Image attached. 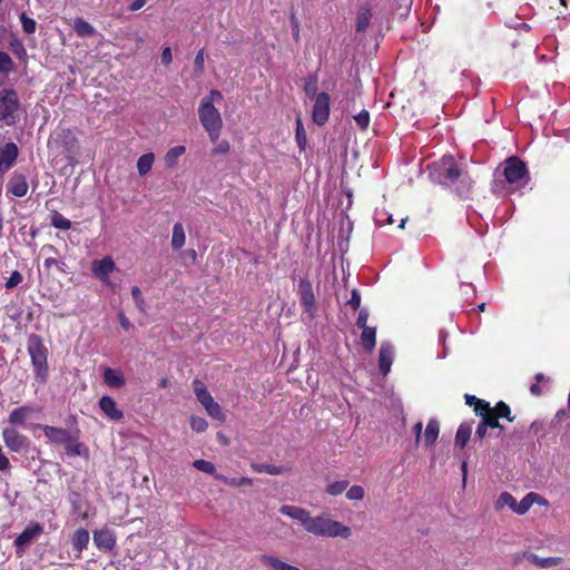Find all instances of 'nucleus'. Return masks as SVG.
Returning <instances> with one entry per match:
<instances>
[{
    "mask_svg": "<svg viewBox=\"0 0 570 570\" xmlns=\"http://www.w3.org/2000/svg\"><path fill=\"white\" fill-rule=\"evenodd\" d=\"M18 157V147L14 142H8L0 148V173L9 170Z\"/></svg>",
    "mask_w": 570,
    "mask_h": 570,
    "instance_id": "nucleus-18",
    "label": "nucleus"
},
{
    "mask_svg": "<svg viewBox=\"0 0 570 570\" xmlns=\"http://www.w3.org/2000/svg\"><path fill=\"white\" fill-rule=\"evenodd\" d=\"M373 18L372 7L368 2L360 6L356 18H355V31L356 33H364L368 28Z\"/></svg>",
    "mask_w": 570,
    "mask_h": 570,
    "instance_id": "nucleus-20",
    "label": "nucleus"
},
{
    "mask_svg": "<svg viewBox=\"0 0 570 570\" xmlns=\"http://www.w3.org/2000/svg\"><path fill=\"white\" fill-rule=\"evenodd\" d=\"M89 531L87 529L80 528L77 529L71 535V544L73 549L78 552V558L81 556V552L87 549L89 544Z\"/></svg>",
    "mask_w": 570,
    "mask_h": 570,
    "instance_id": "nucleus-24",
    "label": "nucleus"
},
{
    "mask_svg": "<svg viewBox=\"0 0 570 570\" xmlns=\"http://www.w3.org/2000/svg\"><path fill=\"white\" fill-rule=\"evenodd\" d=\"M361 330V343L366 352H372L376 345V328L367 326Z\"/></svg>",
    "mask_w": 570,
    "mask_h": 570,
    "instance_id": "nucleus-27",
    "label": "nucleus"
},
{
    "mask_svg": "<svg viewBox=\"0 0 570 570\" xmlns=\"http://www.w3.org/2000/svg\"><path fill=\"white\" fill-rule=\"evenodd\" d=\"M253 471L257 473H267L271 475H278L282 474L285 471V468L282 465H275V464H257L253 463L252 465Z\"/></svg>",
    "mask_w": 570,
    "mask_h": 570,
    "instance_id": "nucleus-37",
    "label": "nucleus"
},
{
    "mask_svg": "<svg viewBox=\"0 0 570 570\" xmlns=\"http://www.w3.org/2000/svg\"><path fill=\"white\" fill-rule=\"evenodd\" d=\"M428 169L432 180L440 185L450 186L461 176V167L453 156H443L429 165Z\"/></svg>",
    "mask_w": 570,
    "mask_h": 570,
    "instance_id": "nucleus-5",
    "label": "nucleus"
},
{
    "mask_svg": "<svg viewBox=\"0 0 570 570\" xmlns=\"http://www.w3.org/2000/svg\"><path fill=\"white\" fill-rule=\"evenodd\" d=\"M198 117L203 128L208 134L209 140L216 142L223 129V119L219 110L213 104H199Z\"/></svg>",
    "mask_w": 570,
    "mask_h": 570,
    "instance_id": "nucleus-6",
    "label": "nucleus"
},
{
    "mask_svg": "<svg viewBox=\"0 0 570 570\" xmlns=\"http://www.w3.org/2000/svg\"><path fill=\"white\" fill-rule=\"evenodd\" d=\"M50 224L60 230H68L71 227V222L57 210L50 214Z\"/></svg>",
    "mask_w": 570,
    "mask_h": 570,
    "instance_id": "nucleus-35",
    "label": "nucleus"
},
{
    "mask_svg": "<svg viewBox=\"0 0 570 570\" xmlns=\"http://www.w3.org/2000/svg\"><path fill=\"white\" fill-rule=\"evenodd\" d=\"M189 423H190L191 430L197 433H203L208 428L207 421L200 416H194V415L190 416Z\"/></svg>",
    "mask_w": 570,
    "mask_h": 570,
    "instance_id": "nucleus-45",
    "label": "nucleus"
},
{
    "mask_svg": "<svg viewBox=\"0 0 570 570\" xmlns=\"http://www.w3.org/2000/svg\"><path fill=\"white\" fill-rule=\"evenodd\" d=\"M279 512L298 521L306 532L316 537L347 539L352 534L350 527L326 514L312 517L306 509L287 504H283Z\"/></svg>",
    "mask_w": 570,
    "mask_h": 570,
    "instance_id": "nucleus-1",
    "label": "nucleus"
},
{
    "mask_svg": "<svg viewBox=\"0 0 570 570\" xmlns=\"http://www.w3.org/2000/svg\"><path fill=\"white\" fill-rule=\"evenodd\" d=\"M63 445L65 452L69 458H89V449L82 442L79 441V432H77L76 434L71 433L69 440Z\"/></svg>",
    "mask_w": 570,
    "mask_h": 570,
    "instance_id": "nucleus-17",
    "label": "nucleus"
},
{
    "mask_svg": "<svg viewBox=\"0 0 570 570\" xmlns=\"http://www.w3.org/2000/svg\"><path fill=\"white\" fill-rule=\"evenodd\" d=\"M422 430H423V424L422 422H417L414 426H413V432L415 434V442L419 443L420 440H421V435H422Z\"/></svg>",
    "mask_w": 570,
    "mask_h": 570,
    "instance_id": "nucleus-60",
    "label": "nucleus"
},
{
    "mask_svg": "<svg viewBox=\"0 0 570 570\" xmlns=\"http://www.w3.org/2000/svg\"><path fill=\"white\" fill-rule=\"evenodd\" d=\"M43 531L40 523H33L26 528L16 539L14 547L17 548L18 554H22L27 547Z\"/></svg>",
    "mask_w": 570,
    "mask_h": 570,
    "instance_id": "nucleus-13",
    "label": "nucleus"
},
{
    "mask_svg": "<svg viewBox=\"0 0 570 570\" xmlns=\"http://www.w3.org/2000/svg\"><path fill=\"white\" fill-rule=\"evenodd\" d=\"M439 432H440V424H439L438 420H435V419L429 420L426 428H425L424 436H423L424 444L426 446H432L438 440Z\"/></svg>",
    "mask_w": 570,
    "mask_h": 570,
    "instance_id": "nucleus-26",
    "label": "nucleus"
},
{
    "mask_svg": "<svg viewBox=\"0 0 570 570\" xmlns=\"http://www.w3.org/2000/svg\"><path fill=\"white\" fill-rule=\"evenodd\" d=\"M347 305H350L354 311L360 308L361 295L357 289L352 291L351 298L347 301Z\"/></svg>",
    "mask_w": 570,
    "mask_h": 570,
    "instance_id": "nucleus-52",
    "label": "nucleus"
},
{
    "mask_svg": "<svg viewBox=\"0 0 570 570\" xmlns=\"http://www.w3.org/2000/svg\"><path fill=\"white\" fill-rule=\"evenodd\" d=\"M23 114L18 92L12 88L0 91V128L14 126Z\"/></svg>",
    "mask_w": 570,
    "mask_h": 570,
    "instance_id": "nucleus-4",
    "label": "nucleus"
},
{
    "mask_svg": "<svg viewBox=\"0 0 570 570\" xmlns=\"http://www.w3.org/2000/svg\"><path fill=\"white\" fill-rule=\"evenodd\" d=\"M155 161L154 153H146L141 155L137 160L138 174L142 177L146 176L150 170Z\"/></svg>",
    "mask_w": 570,
    "mask_h": 570,
    "instance_id": "nucleus-31",
    "label": "nucleus"
},
{
    "mask_svg": "<svg viewBox=\"0 0 570 570\" xmlns=\"http://www.w3.org/2000/svg\"><path fill=\"white\" fill-rule=\"evenodd\" d=\"M465 404L472 406L475 415L480 417V422L475 430L478 438H485L489 428L503 430V426L499 423V417L493 413L489 402L478 399L476 396L465 394Z\"/></svg>",
    "mask_w": 570,
    "mask_h": 570,
    "instance_id": "nucleus-3",
    "label": "nucleus"
},
{
    "mask_svg": "<svg viewBox=\"0 0 570 570\" xmlns=\"http://www.w3.org/2000/svg\"><path fill=\"white\" fill-rule=\"evenodd\" d=\"M368 313L366 309H361L356 320V326L358 328L367 327Z\"/></svg>",
    "mask_w": 570,
    "mask_h": 570,
    "instance_id": "nucleus-54",
    "label": "nucleus"
},
{
    "mask_svg": "<svg viewBox=\"0 0 570 570\" xmlns=\"http://www.w3.org/2000/svg\"><path fill=\"white\" fill-rule=\"evenodd\" d=\"M527 559L540 568H551L559 566L562 562L560 557L540 558L537 554L530 553Z\"/></svg>",
    "mask_w": 570,
    "mask_h": 570,
    "instance_id": "nucleus-29",
    "label": "nucleus"
},
{
    "mask_svg": "<svg viewBox=\"0 0 570 570\" xmlns=\"http://www.w3.org/2000/svg\"><path fill=\"white\" fill-rule=\"evenodd\" d=\"M515 504L517 500L511 493L502 492L495 502V508L502 509L504 507H509L514 512Z\"/></svg>",
    "mask_w": 570,
    "mask_h": 570,
    "instance_id": "nucleus-40",
    "label": "nucleus"
},
{
    "mask_svg": "<svg viewBox=\"0 0 570 570\" xmlns=\"http://www.w3.org/2000/svg\"><path fill=\"white\" fill-rule=\"evenodd\" d=\"M118 320H119L120 326L125 331H129L132 327L131 322L128 320V317H126V315L122 312H120L118 314Z\"/></svg>",
    "mask_w": 570,
    "mask_h": 570,
    "instance_id": "nucleus-56",
    "label": "nucleus"
},
{
    "mask_svg": "<svg viewBox=\"0 0 570 570\" xmlns=\"http://www.w3.org/2000/svg\"><path fill=\"white\" fill-rule=\"evenodd\" d=\"M9 46H10V49L11 51L13 52V55L22 60V61H26L27 60V50L24 48V45L23 42L13 33L10 35V40H9Z\"/></svg>",
    "mask_w": 570,
    "mask_h": 570,
    "instance_id": "nucleus-33",
    "label": "nucleus"
},
{
    "mask_svg": "<svg viewBox=\"0 0 570 570\" xmlns=\"http://www.w3.org/2000/svg\"><path fill=\"white\" fill-rule=\"evenodd\" d=\"M295 138L301 150H304L307 144L306 131L299 118L296 120Z\"/></svg>",
    "mask_w": 570,
    "mask_h": 570,
    "instance_id": "nucleus-42",
    "label": "nucleus"
},
{
    "mask_svg": "<svg viewBox=\"0 0 570 570\" xmlns=\"http://www.w3.org/2000/svg\"><path fill=\"white\" fill-rule=\"evenodd\" d=\"M262 561L272 570H301L297 567L291 566L281 559L272 556H262Z\"/></svg>",
    "mask_w": 570,
    "mask_h": 570,
    "instance_id": "nucleus-30",
    "label": "nucleus"
},
{
    "mask_svg": "<svg viewBox=\"0 0 570 570\" xmlns=\"http://www.w3.org/2000/svg\"><path fill=\"white\" fill-rule=\"evenodd\" d=\"M305 92L308 96H314L316 92V79L309 80L305 85Z\"/></svg>",
    "mask_w": 570,
    "mask_h": 570,
    "instance_id": "nucleus-59",
    "label": "nucleus"
},
{
    "mask_svg": "<svg viewBox=\"0 0 570 570\" xmlns=\"http://www.w3.org/2000/svg\"><path fill=\"white\" fill-rule=\"evenodd\" d=\"M42 431L45 436L49 440V442L53 444H65L68 440L71 433L62 428L51 426V425H43Z\"/></svg>",
    "mask_w": 570,
    "mask_h": 570,
    "instance_id": "nucleus-21",
    "label": "nucleus"
},
{
    "mask_svg": "<svg viewBox=\"0 0 570 570\" xmlns=\"http://www.w3.org/2000/svg\"><path fill=\"white\" fill-rule=\"evenodd\" d=\"M348 485H350V482L347 480L335 481V482L327 484L325 491L327 494H330L332 497H337V495L342 494L345 490H347Z\"/></svg>",
    "mask_w": 570,
    "mask_h": 570,
    "instance_id": "nucleus-39",
    "label": "nucleus"
},
{
    "mask_svg": "<svg viewBox=\"0 0 570 570\" xmlns=\"http://www.w3.org/2000/svg\"><path fill=\"white\" fill-rule=\"evenodd\" d=\"M102 379L104 383L112 389H120L126 384V379L122 371L111 367H106L104 370Z\"/></svg>",
    "mask_w": 570,
    "mask_h": 570,
    "instance_id": "nucleus-22",
    "label": "nucleus"
},
{
    "mask_svg": "<svg viewBox=\"0 0 570 570\" xmlns=\"http://www.w3.org/2000/svg\"><path fill=\"white\" fill-rule=\"evenodd\" d=\"M28 189L27 177L21 173L14 171L7 184V191L14 197H23L27 195Z\"/></svg>",
    "mask_w": 570,
    "mask_h": 570,
    "instance_id": "nucleus-16",
    "label": "nucleus"
},
{
    "mask_svg": "<svg viewBox=\"0 0 570 570\" xmlns=\"http://www.w3.org/2000/svg\"><path fill=\"white\" fill-rule=\"evenodd\" d=\"M215 147L213 148V155H226L230 150V144L228 140H222L214 142Z\"/></svg>",
    "mask_w": 570,
    "mask_h": 570,
    "instance_id": "nucleus-49",
    "label": "nucleus"
},
{
    "mask_svg": "<svg viewBox=\"0 0 570 570\" xmlns=\"http://www.w3.org/2000/svg\"><path fill=\"white\" fill-rule=\"evenodd\" d=\"M530 392L533 394V395H540L541 394V387L539 386L538 383H533L531 386H530Z\"/></svg>",
    "mask_w": 570,
    "mask_h": 570,
    "instance_id": "nucleus-62",
    "label": "nucleus"
},
{
    "mask_svg": "<svg viewBox=\"0 0 570 570\" xmlns=\"http://www.w3.org/2000/svg\"><path fill=\"white\" fill-rule=\"evenodd\" d=\"M503 176L510 185V190L515 191L527 186L529 176L525 164L517 157L508 158L503 164Z\"/></svg>",
    "mask_w": 570,
    "mask_h": 570,
    "instance_id": "nucleus-7",
    "label": "nucleus"
},
{
    "mask_svg": "<svg viewBox=\"0 0 570 570\" xmlns=\"http://www.w3.org/2000/svg\"><path fill=\"white\" fill-rule=\"evenodd\" d=\"M116 269V264L110 256L96 259L91 263V272L102 284L110 285L109 275Z\"/></svg>",
    "mask_w": 570,
    "mask_h": 570,
    "instance_id": "nucleus-12",
    "label": "nucleus"
},
{
    "mask_svg": "<svg viewBox=\"0 0 570 570\" xmlns=\"http://www.w3.org/2000/svg\"><path fill=\"white\" fill-rule=\"evenodd\" d=\"M193 387L197 401L204 406L207 414L219 422H224L226 416L223 413L220 405L213 399L212 394L208 392L205 384L200 382L198 379H196L193 381Z\"/></svg>",
    "mask_w": 570,
    "mask_h": 570,
    "instance_id": "nucleus-8",
    "label": "nucleus"
},
{
    "mask_svg": "<svg viewBox=\"0 0 570 570\" xmlns=\"http://www.w3.org/2000/svg\"><path fill=\"white\" fill-rule=\"evenodd\" d=\"M73 30L81 38L92 37L96 33L95 28L81 17L75 19Z\"/></svg>",
    "mask_w": 570,
    "mask_h": 570,
    "instance_id": "nucleus-28",
    "label": "nucleus"
},
{
    "mask_svg": "<svg viewBox=\"0 0 570 570\" xmlns=\"http://www.w3.org/2000/svg\"><path fill=\"white\" fill-rule=\"evenodd\" d=\"M222 99H223V95H222V92H220L219 90H217V89H212V90L209 91V94H208L207 96H205V97L200 100V104H207V102H209V104H213V105H214V102H215V101H220Z\"/></svg>",
    "mask_w": 570,
    "mask_h": 570,
    "instance_id": "nucleus-50",
    "label": "nucleus"
},
{
    "mask_svg": "<svg viewBox=\"0 0 570 570\" xmlns=\"http://www.w3.org/2000/svg\"><path fill=\"white\" fill-rule=\"evenodd\" d=\"M539 499V494L535 492H529L520 502L517 501L514 513L525 514L530 508L534 504V500Z\"/></svg>",
    "mask_w": 570,
    "mask_h": 570,
    "instance_id": "nucleus-32",
    "label": "nucleus"
},
{
    "mask_svg": "<svg viewBox=\"0 0 570 570\" xmlns=\"http://www.w3.org/2000/svg\"><path fill=\"white\" fill-rule=\"evenodd\" d=\"M297 295L299 297L303 312L311 318L317 313L316 296L314 294L313 284L308 277H301L297 284Z\"/></svg>",
    "mask_w": 570,
    "mask_h": 570,
    "instance_id": "nucleus-9",
    "label": "nucleus"
},
{
    "mask_svg": "<svg viewBox=\"0 0 570 570\" xmlns=\"http://www.w3.org/2000/svg\"><path fill=\"white\" fill-rule=\"evenodd\" d=\"M147 0H134L131 4L129 6L130 11H137L141 9L146 4Z\"/></svg>",
    "mask_w": 570,
    "mask_h": 570,
    "instance_id": "nucleus-61",
    "label": "nucleus"
},
{
    "mask_svg": "<svg viewBox=\"0 0 570 570\" xmlns=\"http://www.w3.org/2000/svg\"><path fill=\"white\" fill-rule=\"evenodd\" d=\"M79 499H80V494L77 492H73L70 497V504L72 507L73 512H78L80 509Z\"/></svg>",
    "mask_w": 570,
    "mask_h": 570,
    "instance_id": "nucleus-58",
    "label": "nucleus"
},
{
    "mask_svg": "<svg viewBox=\"0 0 570 570\" xmlns=\"http://www.w3.org/2000/svg\"><path fill=\"white\" fill-rule=\"evenodd\" d=\"M455 445L463 450V423L459 425L455 434Z\"/></svg>",
    "mask_w": 570,
    "mask_h": 570,
    "instance_id": "nucleus-57",
    "label": "nucleus"
},
{
    "mask_svg": "<svg viewBox=\"0 0 570 570\" xmlns=\"http://www.w3.org/2000/svg\"><path fill=\"white\" fill-rule=\"evenodd\" d=\"M22 274L19 271H14L7 279L4 286L7 289H12L13 287L18 286L22 282Z\"/></svg>",
    "mask_w": 570,
    "mask_h": 570,
    "instance_id": "nucleus-48",
    "label": "nucleus"
},
{
    "mask_svg": "<svg viewBox=\"0 0 570 570\" xmlns=\"http://www.w3.org/2000/svg\"><path fill=\"white\" fill-rule=\"evenodd\" d=\"M13 70L14 62L12 61L10 56L4 51H0V72L3 75H9Z\"/></svg>",
    "mask_w": 570,
    "mask_h": 570,
    "instance_id": "nucleus-41",
    "label": "nucleus"
},
{
    "mask_svg": "<svg viewBox=\"0 0 570 570\" xmlns=\"http://www.w3.org/2000/svg\"><path fill=\"white\" fill-rule=\"evenodd\" d=\"M534 503H538L541 505H548V501L546 499H543L540 494H539V499L534 500Z\"/></svg>",
    "mask_w": 570,
    "mask_h": 570,
    "instance_id": "nucleus-64",
    "label": "nucleus"
},
{
    "mask_svg": "<svg viewBox=\"0 0 570 570\" xmlns=\"http://www.w3.org/2000/svg\"><path fill=\"white\" fill-rule=\"evenodd\" d=\"M293 36L297 39L299 36V27L298 22L295 20L293 26Z\"/></svg>",
    "mask_w": 570,
    "mask_h": 570,
    "instance_id": "nucleus-63",
    "label": "nucleus"
},
{
    "mask_svg": "<svg viewBox=\"0 0 570 570\" xmlns=\"http://www.w3.org/2000/svg\"><path fill=\"white\" fill-rule=\"evenodd\" d=\"M92 538L95 546L97 547V549L101 551L112 550L117 542V537L115 532L107 527L95 530L92 533Z\"/></svg>",
    "mask_w": 570,
    "mask_h": 570,
    "instance_id": "nucleus-14",
    "label": "nucleus"
},
{
    "mask_svg": "<svg viewBox=\"0 0 570 570\" xmlns=\"http://www.w3.org/2000/svg\"><path fill=\"white\" fill-rule=\"evenodd\" d=\"M160 59H161L163 65H165V66H169L171 63L173 56H171V49L169 47H165L163 49Z\"/></svg>",
    "mask_w": 570,
    "mask_h": 570,
    "instance_id": "nucleus-55",
    "label": "nucleus"
},
{
    "mask_svg": "<svg viewBox=\"0 0 570 570\" xmlns=\"http://www.w3.org/2000/svg\"><path fill=\"white\" fill-rule=\"evenodd\" d=\"M20 21L22 23V29L26 33L32 35L36 32L37 22L35 19L28 17L24 12L20 14Z\"/></svg>",
    "mask_w": 570,
    "mask_h": 570,
    "instance_id": "nucleus-44",
    "label": "nucleus"
},
{
    "mask_svg": "<svg viewBox=\"0 0 570 570\" xmlns=\"http://www.w3.org/2000/svg\"><path fill=\"white\" fill-rule=\"evenodd\" d=\"M131 296L137 305V307L139 309H144V305H145V301H144V297H142V293L140 291V288L138 286H132L131 287Z\"/></svg>",
    "mask_w": 570,
    "mask_h": 570,
    "instance_id": "nucleus-51",
    "label": "nucleus"
},
{
    "mask_svg": "<svg viewBox=\"0 0 570 570\" xmlns=\"http://www.w3.org/2000/svg\"><path fill=\"white\" fill-rule=\"evenodd\" d=\"M185 153H186V147L183 145H178V146L169 148L164 156L165 166L169 169L175 168L178 163L179 157H181Z\"/></svg>",
    "mask_w": 570,
    "mask_h": 570,
    "instance_id": "nucleus-25",
    "label": "nucleus"
},
{
    "mask_svg": "<svg viewBox=\"0 0 570 570\" xmlns=\"http://www.w3.org/2000/svg\"><path fill=\"white\" fill-rule=\"evenodd\" d=\"M330 95L327 92H320L315 96V102L312 110V119L318 125L323 126L330 118Z\"/></svg>",
    "mask_w": 570,
    "mask_h": 570,
    "instance_id": "nucleus-10",
    "label": "nucleus"
},
{
    "mask_svg": "<svg viewBox=\"0 0 570 570\" xmlns=\"http://www.w3.org/2000/svg\"><path fill=\"white\" fill-rule=\"evenodd\" d=\"M355 122L361 130H365L370 125V114L367 110H362L356 116H354Z\"/></svg>",
    "mask_w": 570,
    "mask_h": 570,
    "instance_id": "nucleus-47",
    "label": "nucleus"
},
{
    "mask_svg": "<svg viewBox=\"0 0 570 570\" xmlns=\"http://www.w3.org/2000/svg\"><path fill=\"white\" fill-rule=\"evenodd\" d=\"M193 466L195 469H197L198 471H202L204 473L213 475L215 479H216V475H220L219 473H217L215 464L212 463L210 461H206L203 459L195 460L193 462Z\"/></svg>",
    "mask_w": 570,
    "mask_h": 570,
    "instance_id": "nucleus-38",
    "label": "nucleus"
},
{
    "mask_svg": "<svg viewBox=\"0 0 570 570\" xmlns=\"http://www.w3.org/2000/svg\"><path fill=\"white\" fill-rule=\"evenodd\" d=\"M365 491L361 485H352L347 492L346 498L352 501H361L364 499Z\"/></svg>",
    "mask_w": 570,
    "mask_h": 570,
    "instance_id": "nucleus-46",
    "label": "nucleus"
},
{
    "mask_svg": "<svg viewBox=\"0 0 570 570\" xmlns=\"http://www.w3.org/2000/svg\"><path fill=\"white\" fill-rule=\"evenodd\" d=\"M492 411H493V413H495V416H498L499 419L505 417L510 422H512L514 420V417L511 416V411H510L509 405L505 404L504 402L497 403V405L494 407H492Z\"/></svg>",
    "mask_w": 570,
    "mask_h": 570,
    "instance_id": "nucleus-43",
    "label": "nucleus"
},
{
    "mask_svg": "<svg viewBox=\"0 0 570 570\" xmlns=\"http://www.w3.org/2000/svg\"><path fill=\"white\" fill-rule=\"evenodd\" d=\"M27 351L30 356L36 380L45 384L49 379L48 348L43 338L35 333L28 335Z\"/></svg>",
    "mask_w": 570,
    "mask_h": 570,
    "instance_id": "nucleus-2",
    "label": "nucleus"
},
{
    "mask_svg": "<svg viewBox=\"0 0 570 570\" xmlns=\"http://www.w3.org/2000/svg\"><path fill=\"white\" fill-rule=\"evenodd\" d=\"M216 480H219V481L224 482L225 484H227L229 487H235V488L253 485V480L250 478H246V476L228 478L225 475H216Z\"/></svg>",
    "mask_w": 570,
    "mask_h": 570,
    "instance_id": "nucleus-36",
    "label": "nucleus"
},
{
    "mask_svg": "<svg viewBox=\"0 0 570 570\" xmlns=\"http://www.w3.org/2000/svg\"><path fill=\"white\" fill-rule=\"evenodd\" d=\"M40 409L33 405H22L13 409L8 417V422L13 426H24L26 422Z\"/></svg>",
    "mask_w": 570,
    "mask_h": 570,
    "instance_id": "nucleus-15",
    "label": "nucleus"
},
{
    "mask_svg": "<svg viewBox=\"0 0 570 570\" xmlns=\"http://www.w3.org/2000/svg\"><path fill=\"white\" fill-rule=\"evenodd\" d=\"M393 362V347L390 343H383L379 353V368L381 374L386 375Z\"/></svg>",
    "mask_w": 570,
    "mask_h": 570,
    "instance_id": "nucleus-23",
    "label": "nucleus"
},
{
    "mask_svg": "<svg viewBox=\"0 0 570 570\" xmlns=\"http://www.w3.org/2000/svg\"><path fill=\"white\" fill-rule=\"evenodd\" d=\"M100 411L112 421H120L124 417V412L118 407L116 401L109 396L104 395L100 397L99 402Z\"/></svg>",
    "mask_w": 570,
    "mask_h": 570,
    "instance_id": "nucleus-19",
    "label": "nucleus"
},
{
    "mask_svg": "<svg viewBox=\"0 0 570 570\" xmlns=\"http://www.w3.org/2000/svg\"><path fill=\"white\" fill-rule=\"evenodd\" d=\"M1 435L4 445L11 452H21L29 445V439L14 428H4Z\"/></svg>",
    "mask_w": 570,
    "mask_h": 570,
    "instance_id": "nucleus-11",
    "label": "nucleus"
},
{
    "mask_svg": "<svg viewBox=\"0 0 570 570\" xmlns=\"http://www.w3.org/2000/svg\"><path fill=\"white\" fill-rule=\"evenodd\" d=\"M186 235L184 227L180 223H176L173 227L171 235V247L174 249H180L185 245Z\"/></svg>",
    "mask_w": 570,
    "mask_h": 570,
    "instance_id": "nucleus-34",
    "label": "nucleus"
},
{
    "mask_svg": "<svg viewBox=\"0 0 570 570\" xmlns=\"http://www.w3.org/2000/svg\"><path fill=\"white\" fill-rule=\"evenodd\" d=\"M194 65H195V69L199 72V73H203L204 70H205V66H204V49H200L195 59H194Z\"/></svg>",
    "mask_w": 570,
    "mask_h": 570,
    "instance_id": "nucleus-53",
    "label": "nucleus"
}]
</instances>
